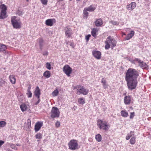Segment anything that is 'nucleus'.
<instances>
[{"label":"nucleus","instance_id":"obj_17","mask_svg":"<svg viewBox=\"0 0 151 151\" xmlns=\"http://www.w3.org/2000/svg\"><path fill=\"white\" fill-rule=\"evenodd\" d=\"M65 34L66 36L68 37H70L71 35L72 34V30L70 29L66 28L65 29Z\"/></svg>","mask_w":151,"mask_h":151},{"label":"nucleus","instance_id":"obj_34","mask_svg":"<svg viewBox=\"0 0 151 151\" xmlns=\"http://www.w3.org/2000/svg\"><path fill=\"white\" fill-rule=\"evenodd\" d=\"M59 93V91L57 89L55 90L52 93V95L54 96H56Z\"/></svg>","mask_w":151,"mask_h":151},{"label":"nucleus","instance_id":"obj_25","mask_svg":"<svg viewBox=\"0 0 151 151\" xmlns=\"http://www.w3.org/2000/svg\"><path fill=\"white\" fill-rule=\"evenodd\" d=\"M6 48V45L0 43V52L5 51Z\"/></svg>","mask_w":151,"mask_h":151},{"label":"nucleus","instance_id":"obj_28","mask_svg":"<svg viewBox=\"0 0 151 151\" xmlns=\"http://www.w3.org/2000/svg\"><path fill=\"white\" fill-rule=\"evenodd\" d=\"M84 8L83 10V17L84 18L87 19L88 16V13L87 12Z\"/></svg>","mask_w":151,"mask_h":151},{"label":"nucleus","instance_id":"obj_14","mask_svg":"<svg viewBox=\"0 0 151 151\" xmlns=\"http://www.w3.org/2000/svg\"><path fill=\"white\" fill-rule=\"evenodd\" d=\"M55 22V19H49L46 20L45 24L46 25L48 26H51L53 25V22Z\"/></svg>","mask_w":151,"mask_h":151},{"label":"nucleus","instance_id":"obj_43","mask_svg":"<svg viewBox=\"0 0 151 151\" xmlns=\"http://www.w3.org/2000/svg\"><path fill=\"white\" fill-rule=\"evenodd\" d=\"M134 116V112H131L130 114L129 118L130 119H132L133 118Z\"/></svg>","mask_w":151,"mask_h":151},{"label":"nucleus","instance_id":"obj_5","mask_svg":"<svg viewBox=\"0 0 151 151\" xmlns=\"http://www.w3.org/2000/svg\"><path fill=\"white\" fill-rule=\"evenodd\" d=\"M0 8L1 9L0 12V19H4L7 17L6 12V6L4 4H3L0 5Z\"/></svg>","mask_w":151,"mask_h":151},{"label":"nucleus","instance_id":"obj_19","mask_svg":"<svg viewBox=\"0 0 151 151\" xmlns=\"http://www.w3.org/2000/svg\"><path fill=\"white\" fill-rule=\"evenodd\" d=\"M38 42L40 49L42 50L44 45V40L42 38H41L38 39Z\"/></svg>","mask_w":151,"mask_h":151},{"label":"nucleus","instance_id":"obj_56","mask_svg":"<svg viewBox=\"0 0 151 151\" xmlns=\"http://www.w3.org/2000/svg\"><path fill=\"white\" fill-rule=\"evenodd\" d=\"M27 0V1H29V0Z\"/></svg>","mask_w":151,"mask_h":151},{"label":"nucleus","instance_id":"obj_54","mask_svg":"<svg viewBox=\"0 0 151 151\" xmlns=\"http://www.w3.org/2000/svg\"><path fill=\"white\" fill-rule=\"evenodd\" d=\"M70 46H72L73 47V44L72 43H71L70 44Z\"/></svg>","mask_w":151,"mask_h":151},{"label":"nucleus","instance_id":"obj_2","mask_svg":"<svg viewBox=\"0 0 151 151\" xmlns=\"http://www.w3.org/2000/svg\"><path fill=\"white\" fill-rule=\"evenodd\" d=\"M116 42L111 36H109L106 38L105 43V49L106 50L109 49L110 47L111 49H113L114 47L116 45Z\"/></svg>","mask_w":151,"mask_h":151},{"label":"nucleus","instance_id":"obj_6","mask_svg":"<svg viewBox=\"0 0 151 151\" xmlns=\"http://www.w3.org/2000/svg\"><path fill=\"white\" fill-rule=\"evenodd\" d=\"M68 145L69 149L71 150H74L78 148L77 140L75 139L71 140L69 142Z\"/></svg>","mask_w":151,"mask_h":151},{"label":"nucleus","instance_id":"obj_8","mask_svg":"<svg viewBox=\"0 0 151 151\" xmlns=\"http://www.w3.org/2000/svg\"><path fill=\"white\" fill-rule=\"evenodd\" d=\"M88 92V90L85 89L83 86H77V94L80 95L82 94L83 95H87Z\"/></svg>","mask_w":151,"mask_h":151},{"label":"nucleus","instance_id":"obj_39","mask_svg":"<svg viewBox=\"0 0 151 151\" xmlns=\"http://www.w3.org/2000/svg\"><path fill=\"white\" fill-rule=\"evenodd\" d=\"M42 3L44 5L47 4V0H40Z\"/></svg>","mask_w":151,"mask_h":151},{"label":"nucleus","instance_id":"obj_29","mask_svg":"<svg viewBox=\"0 0 151 151\" xmlns=\"http://www.w3.org/2000/svg\"><path fill=\"white\" fill-rule=\"evenodd\" d=\"M98 30L96 28H93L91 32V34L94 37H95L96 36V33L97 32Z\"/></svg>","mask_w":151,"mask_h":151},{"label":"nucleus","instance_id":"obj_46","mask_svg":"<svg viewBox=\"0 0 151 151\" xmlns=\"http://www.w3.org/2000/svg\"><path fill=\"white\" fill-rule=\"evenodd\" d=\"M91 36V35H86V36L85 39L86 40L88 41L89 39V38Z\"/></svg>","mask_w":151,"mask_h":151},{"label":"nucleus","instance_id":"obj_3","mask_svg":"<svg viewBox=\"0 0 151 151\" xmlns=\"http://www.w3.org/2000/svg\"><path fill=\"white\" fill-rule=\"evenodd\" d=\"M97 125L98 127L100 129L107 131L109 129L107 122L101 120L99 119L97 121Z\"/></svg>","mask_w":151,"mask_h":151},{"label":"nucleus","instance_id":"obj_55","mask_svg":"<svg viewBox=\"0 0 151 151\" xmlns=\"http://www.w3.org/2000/svg\"><path fill=\"white\" fill-rule=\"evenodd\" d=\"M81 0H76L77 1H80Z\"/></svg>","mask_w":151,"mask_h":151},{"label":"nucleus","instance_id":"obj_12","mask_svg":"<svg viewBox=\"0 0 151 151\" xmlns=\"http://www.w3.org/2000/svg\"><path fill=\"white\" fill-rule=\"evenodd\" d=\"M42 125V122H37L35 126V132H37L39 130Z\"/></svg>","mask_w":151,"mask_h":151},{"label":"nucleus","instance_id":"obj_31","mask_svg":"<svg viewBox=\"0 0 151 151\" xmlns=\"http://www.w3.org/2000/svg\"><path fill=\"white\" fill-rule=\"evenodd\" d=\"M135 139V137H132L130 140V143L132 145H134L136 142Z\"/></svg>","mask_w":151,"mask_h":151},{"label":"nucleus","instance_id":"obj_11","mask_svg":"<svg viewBox=\"0 0 151 151\" xmlns=\"http://www.w3.org/2000/svg\"><path fill=\"white\" fill-rule=\"evenodd\" d=\"M136 6V4L135 2H132L129 4L127 5L126 8L128 10L130 11L134 9Z\"/></svg>","mask_w":151,"mask_h":151},{"label":"nucleus","instance_id":"obj_26","mask_svg":"<svg viewBox=\"0 0 151 151\" xmlns=\"http://www.w3.org/2000/svg\"><path fill=\"white\" fill-rule=\"evenodd\" d=\"M51 75V73L49 71L47 70L43 73V76L46 78H48L50 77Z\"/></svg>","mask_w":151,"mask_h":151},{"label":"nucleus","instance_id":"obj_18","mask_svg":"<svg viewBox=\"0 0 151 151\" xmlns=\"http://www.w3.org/2000/svg\"><path fill=\"white\" fill-rule=\"evenodd\" d=\"M96 26V27L101 26L103 24V21L101 19H97L95 22Z\"/></svg>","mask_w":151,"mask_h":151},{"label":"nucleus","instance_id":"obj_58","mask_svg":"<svg viewBox=\"0 0 151 151\" xmlns=\"http://www.w3.org/2000/svg\"><path fill=\"white\" fill-rule=\"evenodd\" d=\"M70 0V1H72V0Z\"/></svg>","mask_w":151,"mask_h":151},{"label":"nucleus","instance_id":"obj_20","mask_svg":"<svg viewBox=\"0 0 151 151\" xmlns=\"http://www.w3.org/2000/svg\"><path fill=\"white\" fill-rule=\"evenodd\" d=\"M134 32L133 30H132L130 32V33L127 35L126 37L125 40H128L132 38L134 35Z\"/></svg>","mask_w":151,"mask_h":151},{"label":"nucleus","instance_id":"obj_36","mask_svg":"<svg viewBox=\"0 0 151 151\" xmlns=\"http://www.w3.org/2000/svg\"><path fill=\"white\" fill-rule=\"evenodd\" d=\"M27 94L28 97L31 98L32 97V93L31 91H27Z\"/></svg>","mask_w":151,"mask_h":151},{"label":"nucleus","instance_id":"obj_15","mask_svg":"<svg viewBox=\"0 0 151 151\" xmlns=\"http://www.w3.org/2000/svg\"><path fill=\"white\" fill-rule=\"evenodd\" d=\"M131 101V97L128 96H126L124 99V104L126 105H129L130 104Z\"/></svg>","mask_w":151,"mask_h":151},{"label":"nucleus","instance_id":"obj_48","mask_svg":"<svg viewBox=\"0 0 151 151\" xmlns=\"http://www.w3.org/2000/svg\"><path fill=\"white\" fill-rule=\"evenodd\" d=\"M38 99V100L37 101V102L35 103V105H37L40 102V98H39V99Z\"/></svg>","mask_w":151,"mask_h":151},{"label":"nucleus","instance_id":"obj_13","mask_svg":"<svg viewBox=\"0 0 151 151\" xmlns=\"http://www.w3.org/2000/svg\"><path fill=\"white\" fill-rule=\"evenodd\" d=\"M34 94L35 96L37 97V99H39L40 97V95L41 94L40 90L38 86H37L34 92Z\"/></svg>","mask_w":151,"mask_h":151},{"label":"nucleus","instance_id":"obj_47","mask_svg":"<svg viewBox=\"0 0 151 151\" xmlns=\"http://www.w3.org/2000/svg\"><path fill=\"white\" fill-rule=\"evenodd\" d=\"M48 52L47 51H46L43 52L42 53V54L44 56H47L48 55Z\"/></svg>","mask_w":151,"mask_h":151},{"label":"nucleus","instance_id":"obj_35","mask_svg":"<svg viewBox=\"0 0 151 151\" xmlns=\"http://www.w3.org/2000/svg\"><path fill=\"white\" fill-rule=\"evenodd\" d=\"M6 124V123L4 121H1L0 122V127H4Z\"/></svg>","mask_w":151,"mask_h":151},{"label":"nucleus","instance_id":"obj_52","mask_svg":"<svg viewBox=\"0 0 151 151\" xmlns=\"http://www.w3.org/2000/svg\"><path fill=\"white\" fill-rule=\"evenodd\" d=\"M30 89H31V87L29 86L28 88L27 91H30Z\"/></svg>","mask_w":151,"mask_h":151},{"label":"nucleus","instance_id":"obj_9","mask_svg":"<svg viewBox=\"0 0 151 151\" xmlns=\"http://www.w3.org/2000/svg\"><path fill=\"white\" fill-rule=\"evenodd\" d=\"M63 72L68 76H70L72 72V69L68 65H65L63 68Z\"/></svg>","mask_w":151,"mask_h":151},{"label":"nucleus","instance_id":"obj_40","mask_svg":"<svg viewBox=\"0 0 151 151\" xmlns=\"http://www.w3.org/2000/svg\"><path fill=\"white\" fill-rule=\"evenodd\" d=\"M5 81L2 79H0V86H2L5 83Z\"/></svg>","mask_w":151,"mask_h":151},{"label":"nucleus","instance_id":"obj_30","mask_svg":"<svg viewBox=\"0 0 151 151\" xmlns=\"http://www.w3.org/2000/svg\"><path fill=\"white\" fill-rule=\"evenodd\" d=\"M78 102L81 104H83L85 103V99L83 98H80L78 99Z\"/></svg>","mask_w":151,"mask_h":151},{"label":"nucleus","instance_id":"obj_21","mask_svg":"<svg viewBox=\"0 0 151 151\" xmlns=\"http://www.w3.org/2000/svg\"><path fill=\"white\" fill-rule=\"evenodd\" d=\"M101 83H102L103 87L104 89H106L108 88V85L107 84L105 79L103 78L101 80Z\"/></svg>","mask_w":151,"mask_h":151},{"label":"nucleus","instance_id":"obj_16","mask_svg":"<svg viewBox=\"0 0 151 151\" xmlns=\"http://www.w3.org/2000/svg\"><path fill=\"white\" fill-rule=\"evenodd\" d=\"M96 7L94 5H91L90 6L85 7L84 9L87 11L92 12L94 11L96 9Z\"/></svg>","mask_w":151,"mask_h":151},{"label":"nucleus","instance_id":"obj_7","mask_svg":"<svg viewBox=\"0 0 151 151\" xmlns=\"http://www.w3.org/2000/svg\"><path fill=\"white\" fill-rule=\"evenodd\" d=\"M60 112L59 109L56 107H53L51 112V117L52 118L59 117Z\"/></svg>","mask_w":151,"mask_h":151},{"label":"nucleus","instance_id":"obj_33","mask_svg":"<svg viewBox=\"0 0 151 151\" xmlns=\"http://www.w3.org/2000/svg\"><path fill=\"white\" fill-rule=\"evenodd\" d=\"M35 137L36 139H41L42 138V134L38 133L35 135Z\"/></svg>","mask_w":151,"mask_h":151},{"label":"nucleus","instance_id":"obj_45","mask_svg":"<svg viewBox=\"0 0 151 151\" xmlns=\"http://www.w3.org/2000/svg\"><path fill=\"white\" fill-rule=\"evenodd\" d=\"M60 122L57 121L55 123V126L56 127L58 128L60 126Z\"/></svg>","mask_w":151,"mask_h":151},{"label":"nucleus","instance_id":"obj_53","mask_svg":"<svg viewBox=\"0 0 151 151\" xmlns=\"http://www.w3.org/2000/svg\"><path fill=\"white\" fill-rule=\"evenodd\" d=\"M16 146H21V145L20 144H18V143L16 144Z\"/></svg>","mask_w":151,"mask_h":151},{"label":"nucleus","instance_id":"obj_32","mask_svg":"<svg viewBox=\"0 0 151 151\" xmlns=\"http://www.w3.org/2000/svg\"><path fill=\"white\" fill-rule=\"evenodd\" d=\"M141 63H139V65L140 66L141 68H145L147 66V64L145 63H144L143 61H142L141 62Z\"/></svg>","mask_w":151,"mask_h":151},{"label":"nucleus","instance_id":"obj_1","mask_svg":"<svg viewBox=\"0 0 151 151\" xmlns=\"http://www.w3.org/2000/svg\"><path fill=\"white\" fill-rule=\"evenodd\" d=\"M125 79L128 89L132 90L135 89L138 83L137 78L139 73L136 69L130 68L125 73Z\"/></svg>","mask_w":151,"mask_h":151},{"label":"nucleus","instance_id":"obj_41","mask_svg":"<svg viewBox=\"0 0 151 151\" xmlns=\"http://www.w3.org/2000/svg\"><path fill=\"white\" fill-rule=\"evenodd\" d=\"M134 132L132 131H131L130 132L127 134V135L129 136L130 137L132 136H134Z\"/></svg>","mask_w":151,"mask_h":151},{"label":"nucleus","instance_id":"obj_24","mask_svg":"<svg viewBox=\"0 0 151 151\" xmlns=\"http://www.w3.org/2000/svg\"><path fill=\"white\" fill-rule=\"evenodd\" d=\"M21 110L23 112L24 111L27 109V105L24 104H23L20 106Z\"/></svg>","mask_w":151,"mask_h":151},{"label":"nucleus","instance_id":"obj_51","mask_svg":"<svg viewBox=\"0 0 151 151\" xmlns=\"http://www.w3.org/2000/svg\"><path fill=\"white\" fill-rule=\"evenodd\" d=\"M130 137H129V136L127 135V136L126 137V139L127 140H128L130 138Z\"/></svg>","mask_w":151,"mask_h":151},{"label":"nucleus","instance_id":"obj_22","mask_svg":"<svg viewBox=\"0 0 151 151\" xmlns=\"http://www.w3.org/2000/svg\"><path fill=\"white\" fill-rule=\"evenodd\" d=\"M122 116L124 117H127L128 115V113L127 111L125 110H122L121 112Z\"/></svg>","mask_w":151,"mask_h":151},{"label":"nucleus","instance_id":"obj_10","mask_svg":"<svg viewBox=\"0 0 151 151\" xmlns=\"http://www.w3.org/2000/svg\"><path fill=\"white\" fill-rule=\"evenodd\" d=\"M92 54L94 57L96 59L99 60L101 57V52L98 51L94 50L92 52Z\"/></svg>","mask_w":151,"mask_h":151},{"label":"nucleus","instance_id":"obj_4","mask_svg":"<svg viewBox=\"0 0 151 151\" xmlns=\"http://www.w3.org/2000/svg\"><path fill=\"white\" fill-rule=\"evenodd\" d=\"M12 25L14 28L19 29L21 27V23L19 19H17L15 17H12L11 19Z\"/></svg>","mask_w":151,"mask_h":151},{"label":"nucleus","instance_id":"obj_42","mask_svg":"<svg viewBox=\"0 0 151 151\" xmlns=\"http://www.w3.org/2000/svg\"><path fill=\"white\" fill-rule=\"evenodd\" d=\"M111 23L113 24V25H118L119 24L118 22L115 21H112L110 22Z\"/></svg>","mask_w":151,"mask_h":151},{"label":"nucleus","instance_id":"obj_27","mask_svg":"<svg viewBox=\"0 0 151 151\" xmlns=\"http://www.w3.org/2000/svg\"><path fill=\"white\" fill-rule=\"evenodd\" d=\"M95 139L98 142H100L101 141L102 137L101 135L99 134L96 135L95 136Z\"/></svg>","mask_w":151,"mask_h":151},{"label":"nucleus","instance_id":"obj_38","mask_svg":"<svg viewBox=\"0 0 151 151\" xmlns=\"http://www.w3.org/2000/svg\"><path fill=\"white\" fill-rule=\"evenodd\" d=\"M11 147L15 150H17V147L16 146V145L15 144L11 145L10 146Z\"/></svg>","mask_w":151,"mask_h":151},{"label":"nucleus","instance_id":"obj_49","mask_svg":"<svg viewBox=\"0 0 151 151\" xmlns=\"http://www.w3.org/2000/svg\"><path fill=\"white\" fill-rule=\"evenodd\" d=\"M4 143V142L2 140H0V147Z\"/></svg>","mask_w":151,"mask_h":151},{"label":"nucleus","instance_id":"obj_23","mask_svg":"<svg viewBox=\"0 0 151 151\" xmlns=\"http://www.w3.org/2000/svg\"><path fill=\"white\" fill-rule=\"evenodd\" d=\"M9 78L11 83L13 84H15L16 82L15 76L14 75H10L9 76Z\"/></svg>","mask_w":151,"mask_h":151},{"label":"nucleus","instance_id":"obj_44","mask_svg":"<svg viewBox=\"0 0 151 151\" xmlns=\"http://www.w3.org/2000/svg\"><path fill=\"white\" fill-rule=\"evenodd\" d=\"M134 61H137V62H138V63H139H139H141V62L142 61L140 59H138V58H135L134 60Z\"/></svg>","mask_w":151,"mask_h":151},{"label":"nucleus","instance_id":"obj_37","mask_svg":"<svg viewBox=\"0 0 151 151\" xmlns=\"http://www.w3.org/2000/svg\"><path fill=\"white\" fill-rule=\"evenodd\" d=\"M46 67L48 70L51 69V65L49 63H46Z\"/></svg>","mask_w":151,"mask_h":151},{"label":"nucleus","instance_id":"obj_50","mask_svg":"<svg viewBox=\"0 0 151 151\" xmlns=\"http://www.w3.org/2000/svg\"><path fill=\"white\" fill-rule=\"evenodd\" d=\"M17 14H18V15H22V12H21L20 11H18V13H17Z\"/></svg>","mask_w":151,"mask_h":151},{"label":"nucleus","instance_id":"obj_57","mask_svg":"<svg viewBox=\"0 0 151 151\" xmlns=\"http://www.w3.org/2000/svg\"><path fill=\"white\" fill-rule=\"evenodd\" d=\"M7 53H8V54H9V52H8Z\"/></svg>","mask_w":151,"mask_h":151}]
</instances>
